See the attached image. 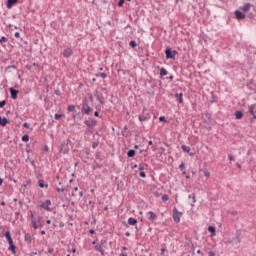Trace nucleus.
Masks as SVG:
<instances>
[{
    "label": "nucleus",
    "instance_id": "1",
    "mask_svg": "<svg viewBox=\"0 0 256 256\" xmlns=\"http://www.w3.org/2000/svg\"><path fill=\"white\" fill-rule=\"evenodd\" d=\"M92 111L93 109H91V106H89V101L87 100V98H85L82 103V109H81L82 114L90 115Z\"/></svg>",
    "mask_w": 256,
    "mask_h": 256
},
{
    "label": "nucleus",
    "instance_id": "2",
    "mask_svg": "<svg viewBox=\"0 0 256 256\" xmlns=\"http://www.w3.org/2000/svg\"><path fill=\"white\" fill-rule=\"evenodd\" d=\"M33 229H39V227H43V218L41 216H37L36 219L31 220Z\"/></svg>",
    "mask_w": 256,
    "mask_h": 256
},
{
    "label": "nucleus",
    "instance_id": "3",
    "mask_svg": "<svg viewBox=\"0 0 256 256\" xmlns=\"http://www.w3.org/2000/svg\"><path fill=\"white\" fill-rule=\"evenodd\" d=\"M183 216V213L177 211V208H173V220L176 223H181V217Z\"/></svg>",
    "mask_w": 256,
    "mask_h": 256
},
{
    "label": "nucleus",
    "instance_id": "4",
    "mask_svg": "<svg viewBox=\"0 0 256 256\" xmlns=\"http://www.w3.org/2000/svg\"><path fill=\"white\" fill-rule=\"evenodd\" d=\"M165 55H166V59H175V56L177 55V51L167 48L165 50Z\"/></svg>",
    "mask_w": 256,
    "mask_h": 256
},
{
    "label": "nucleus",
    "instance_id": "5",
    "mask_svg": "<svg viewBox=\"0 0 256 256\" xmlns=\"http://www.w3.org/2000/svg\"><path fill=\"white\" fill-rule=\"evenodd\" d=\"M59 149L60 153H63V155H67V153H69V144L67 142H62Z\"/></svg>",
    "mask_w": 256,
    "mask_h": 256
},
{
    "label": "nucleus",
    "instance_id": "6",
    "mask_svg": "<svg viewBox=\"0 0 256 256\" xmlns=\"http://www.w3.org/2000/svg\"><path fill=\"white\" fill-rule=\"evenodd\" d=\"M51 205V200H46L44 202H41L40 207L41 209H45V211H51V208L49 207Z\"/></svg>",
    "mask_w": 256,
    "mask_h": 256
},
{
    "label": "nucleus",
    "instance_id": "7",
    "mask_svg": "<svg viewBox=\"0 0 256 256\" xmlns=\"http://www.w3.org/2000/svg\"><path fill=\"white\" fill-rule=\"evenodd\" d=\"M147 219L148 221H157V214L153 211L147 212Z\"/></svg>",
    "mask_w": 256,
    "mask_h": 256
},
{
    "label": "nucleus",
    "instance_id": "8",
    "mask_svg": "<svg viewBox=\"0 0 256 256\" xmlns=\"http://www.w3.org/2000/svg\"><path fill=\"white\" fill-rule=\"evenodd\" d=\"M84 124L86 125V127L91 128V127H96L97 126V120H85Z\"/></svg>",
    "mask_w": 256,
    "mask_h": 256
},
{
    "label": "nucleus",
    "instance_id": "9",
    "mask_svg": "<svg viewBox=\"0 0 256 256\" xmlns=\"http://www.w3.org/2000/svg\"><path fill=\"white\" fill-rule=\"evenodd\" d=\"M234 15L236 16V19H238L239 21H241V19H245V14L239 10H236L234 12Z\"/></svg>",
    "mask_w": 256,
    "mask_h": 256
},
{
    "label": "nucleus",
    "instance_id": "10",
    "mask_svg": "<svg viewBox=\"0 0 256 256\" xmlns=\"http://www.w3.org/2000/svg\"><path fill=\"white\" fill-rule=\"evenodd\" d=\"M252 5L251 3H246L243 6L240 7L241 11H244V13H247L250 11Z\"/></svg>",
    "mask_w": 256,
    "mask_h": 256
},
{
    "label": "nucleus",
    "instance_id": "11",
    "mask_svg": "<svg viewBox=\"0 0 256 256\" xmlns=\"http://www.w3.org/2000/svg\"><path fill=\"white\" fill-rule=\"evenodd\" d=\"M9 92L11 94L12 99H17V95H19V90H15L14 88H10Z\"/></svg>",
    "mask_w": 256,
    "mask_h": 256
},
{
    "label": "nucleus",
    "instance_id": "12",
    "mask_svg": "<svg viewBox=\"0 0 256 256\" xmlns=\"http://www.w3.org/2000/svg\"><path fill=\"white\" fill-rule=\"evenodd\" d=\"M138 119H139V121H147V120L151 119V116L149 114L144 113V114L139 115Z\"/></svg>",
    "mask_w": 256,
    "mask_h": 256
},
{
    "label": "nucleus",
    "instance_id": "13",
    "mask_svg": "<svg viewBox=\"0 0 256 256\" xmlns=\"http://www.w3.org/2000/svg\"><path fill=\"white\" fill-rule=\"evenodd\" d=\"M70 55H73V50H72L71 48L65 49L64 52H63V56H64L66 59H68V57H69Z\"/></svg>",
    "mask_w": 256,
    "mask_h": 256
},
{
    "label": "nucleus",
    "instance_id": "14",
    "mask_svg": "<svg viewBox=\"0 0 256 256\" xmlns=\"http://www.w3.org/2000/svg\"><path fill=\"white\" fill-rule=\"evenodd\" d=\"M7 123H9V120L6 117L0 116V125H2V127H5V125H7Z\"/></svg>",
    "mask_w": 256,
    "mask_h": 256
},
{
    "label": "nucleus",
    "instance_id": "15",
    "mask_svg": "<svg viewBox=\"0 0 256 256\" xmlns=\"http://www.w3.org/2000/svg\"><path fill=\"white\" fill-rule=\"evenodd\" d=\"M255 104H252L250 107H249V113L251 115H253L254 119H256V115H255Z\"/></svg>",
    "mask_w": 256,
    "mask_h": 256
},
{
    "label": "nucleus",
    "instance_id": "16",
    "mask_svg": "<svg viewBox=\"0 0 256 256\" xmlns=\"http://www.w3.org/2000/svg\"><path fill=\"white\" fill-rule=\"evenodd\" d=\"M5 237H6L7 241H8V243H13V238H11V232L6 231L5 232Z\"/></svg>",
    "mask_w": 256,
    "mask_h": 256
},
{
    "label": "nucleus",
    "instance_id": "17",
    "mask_svg": "<svg viewBox=\"0 0 256 256\" xmlns=\"http://www.w3.org/2000/svg\"><path fill=\"white\" fill-rule=\"evenodd\" d=\"M178 103H183V93L175 94Z\"/></svg>",
    "mask_w": 256,
    "mask_h": 256
},
{
    "label": "nucleus",
    "instance_id": "18",
    "mask_svg": "<svg viewBox=\"0 0 256 256\" xmlns=\"http://www.w3.org/2000/svg\"><path fill=\"white\" fill-rule=\"evenodd\" d=\"M18 0H8L7 1V7L8 9H11V7H13L15 5V3H17Z\"/></svg>",
    "mask_w": 256,
    "mask_h": 256
},
{
    "label": "nucleus",
    "instance_id": "19",
    "mask_svg": "<svg viewBox=\"0 0 256 256\" xmlns=\"http://www.w3.org/2000/svg\"><path fill=\"white\" fill-rule=\"evenodd\" d=\"M181 149H182V151H184V153H191V147H189V146L182 145Z\"/></svg>",
    "mask_w": 256,
    "mask_h": 256
},
{
    "label": "nucleus",
    "instance_id": "20",
    "mask_svg": "<svg viewBox=\"0 0 256 256\" xmlns=\"http://www.w3.org/2000/svg\"><path fill=\"white\" fill-rule=\"evenodd\" d=\"M128 225H137V219L131 217L128 219Z\"/></svg>",
    "mask_w": 256,
    "mask_h": 256
},
{
    "label": "nucleus",
    "instance_id": "21",
    "mask_svg": "<svg viewBox=\"0 0 256 256\" xmlns=\"http://www.w3.org/2000/svg\"><path fill=\"white\" fill-rule=\"evenodd\" d=\"M235 117H236V119H243V112H241V111H236L235 112Z\"/></svg>",
    "mask_w": 256,
    "mask_h": 256
},
{
    "label": "nucleus",
    "instance_id": "22",
    "mask_svg": "<svg viewBox=\"0 0 256 256\" xmlns=\"http://www.w3.org/2000/svg\"><path fill=\"white\" fill-rule=\"evenodd\" d=\"M38 185H39L40 189H43V187H46V189H47V187H49V185H47V184L45 185L43 180H39Z\"/></svg>",
    "mask_w": 256,
    "mask_h": 256
},
{
    "label": "nucleus",
    "instance_id": "23",
    "mask_svg": "<svg viewBox=\"0 0 256 256\" xmlns=\"http://www.w3.org/2000/svg\"><path fill=\"white\" fill-rule=\"evenodd\" d=\"M135 150H133V149H130L128 152H127V156L128 157H135Z\"/></svg>",
    "mask_w": 256,
    "mask_h": 256
},
{
    "label": "nucleus",
    "instance_id": "24",
    "mask_svg": "<svg viewBox=\"0 0 256 256\" xmlns=\"http://www.w3.org/2000/svg\"><path fill=\"white\" fill-rule=\"evenodd\" d=\"M24 239H25V241H26L27 243H31V234H29V233L25 234Z\"/></svg>",
    "mask_w": 256,
    "mask_h": 256
},
{
    "label": "nucleus",
    "instance_id": "25",
    "mask_svg": "<svg viewBox=\"0 0 256 256\" xmlns=\"http://www.w3.org/2000/svg\"><path fill=\"white\" fill-rule=\"evenodd\" d=\"M167 70L165 69V68H161L160 69V75H161V77H165L166 75H167Z\"/></svg>",
    "mask_w": 256,
    "mask_h": 256
},
{
    "label": "nucleus",
    "instance_id": "26",
    "mask_svg": "<svg viewBox=\"0 0 256 256\" xmlns=\"http://www.w3.org/2000/svg\"><path fill=\"white\" fill-rule=\"evenodd\" d=\"M9 245H10V247H9V249H10V251H12V253H16V251H15V244L13 243V242H11V243H9Z\"/></svg>",
    "mask_w": 256,
    "mask_h": 256
},
{
    "label": "nucleus",
    "instance_id": "27",
    "mask_svg": "<svg viewBox=\"0 0 256 256\" xmlns=\"http://www.w3.org/2000/svg\"><path fill=\"white\" fill-rule=\"evenodd\" d=\"M208 231L212 234V237H214V235H215V227L209 226L208 227Z\"/></svg>",
    "mask_w": 256,
    "mask_h": 256
},
{
    "label": "nucleus",
    "instance_id": "28",
    "mask_svg": "<svg viewBox=\"0 0 256 256\" xmlns=\"http://www.w3.org/2000/svg\"><path fill=\"white\" fill-rule=\"evenodd\" d=\"M96 77H101L102 79H107V73H97Z\"/></svg>",
    "mask_w": 256,
    "mask_h": 256
},
{
    "label": "nucleus",
    "instance_id": "29",
    "mask_svg": "<svg viewBox=\"0 0 256 256\" xmlns=\"http://www.w3.org/2000/svg\"><path fill=\"white\" fill-rule=\"evenodd\" d=\"M130 47H132L133 49H135V47H137V42L135 40H131L129 43Z\"/></svg>",
    "mask_w": 256,
    "mask_h": 256
},
{
    "label": "nucleus",
    "instance_id": "30",
    "mask_svg": "<svg viewBox=\"0 0 256 256\" xmlns=\"http://www.w3.org/2000/svg\"><path fill=\"white\" fill-rule=\"evenodd\" d=\"M67 111H69L70 113H73V111H75V105L68 106Z\"/></svg>",
    "mask_w": 256,
    "mask_h": 256
},
{
    "label": "nucleus",
    "instance_id": "31",
    "mask_svg": "<svg viewBox=\"0 0 256 256\" xmlns=\"http://www.w3.org/2000/svg\"><path fill=\"white\" fill-rule=\"evenodd\" d=\"M22 141H24L25 143H27V141H29V135L25 134L22 136Z\"/></svg>",
    "mask_w": 256,
    "mask_h": 256
},
{
    "label": "nucleus",
    "instance_id": "32",
    "mask_svg": "<svg viewBox=\"0 0 256 256\" xmlns=\"http://www.w3.org/2000/svg\"><path fill=\"white\" fill-rule=\"evenodd\" d=\"M94 249H95L96 251H101L103 248L101 247V244H96L95 247H94Z\"/></svg>",
    "mask_w": 256,
    "mask_h": 256
},
{
    "label": "nucleus",
    "instance_id": "33",
    "mask_svg": "<svg viewBox=\"0 0 256 256\" xmlns=\"http://www.w3.org/2000/svg\"><path fill=\"white\" fill-rule=\"evenodd\" d=\"M5 105H7V101H5V100L0 101V109H3V107H5Z\"/></svg>",
    "mask_w": 256,
    "mask_h": 256
},
{
    "label": "nucleus",
    "instance_id": "34",
    "mask_svg": "<svg viewBox=\"0 0 256 256\" xmlns=\"http://www.w3.org/2000/svg\"><path fill=\"white\" fill-rule=\"evenodd\" d=\"M93 133V131H91V128H86L85 129V134L86 135H91Z\"/></svg>",
    "mask_w": 256,
    "mask_h": 256
},
{
    "label": "nucleus",
    "instance_id": "35",
    "mask_svg": "<svg viewBox=\"0 0 256 256\" xmlns=\"http://www.w3.org/2000/svg\"><path fill=\"white\" fill-rule=\"evenodd\" d=\"M162 201H169V195L164 194V195L162 196Z\"/></svg>",
    "mask_w": 256,
    "mask_h": 256
},
{
    "label": "nucleus",
    "instance_id": "36",
    "mask_svg": "<svg viewBox=\"0 0 256 256\" xmlns=\"http://www.w3.org/2000/svg\"><path fill=\"white\" fill-rule=\"evenodd\" d=\"M9 69H14V70H17V66L15 65H10L6 68V71H9Z\"/></svg>",
    "mask_w": 256,
    "mask_h": 256
},
{
    "label": "nucleus",
    "instance_id": "37",
    "mask_svg": "<svg viewBox=\"0 0 256 256\" xmlns=\"http://www.w3.org/2000/svg\"><path fill=\"white\" fill-rule=\"evenodd\" d=\"M77 191H79V188L75 187L74 191L72 192L73 197H77V193H76Z\"/></svg>",
    "mask_w": 256,
    "mask_h": 256
},
{
    "label": "nucleus",
    "instance_id": "38",
    "mask_svg": "<svg viewBox=\"0 0 256 256\" xmlns=\"http://www.w3.org/2000/svg\"><path fill=\"white\" fill-rule=\"evenodd\" d=\"M193 203H197V199L195 198V194H192V204H191L192 207L194 206Z\"/></svg>",
    "mask_w": 256,
    "mask_h": 256
},
{
    "label": "nucleus",
    "instance_id": "39",
    "mask_svg": "<svg viewBox=\"0 0 256 256\" xmlns=\"http://www.w3.org/2000/svg\"><path fill=\"white\" fill-rule=\"evenodd\" d=\"M0 43H7V37L2 36L0 39Z\"/></svg>",
    "mask_w": 256,
    "mask_h": 256
},
{
    "label": "nucleus",
    "instance_id": "40",
    "mask_svg": "<svg viewBox=\"0 0 256 256\" xmlns=\"http://www.w3.org/2000/svg\"><path fill=\"white\" fill-rule=\"evenodd\" d=\"M56 191H57L58 193H64V192H65V188H59V187H57V188H56Z\"/></svg>",
    "mask_w": 256,
    "mask_h": 256
},
{
    "label": "nucleus",
    "instance_id": "41",
    "mask_svg": "<svg viewBox=\"0 0 256 256\" xmlns=\"http://www.w3.org/2000/svg\"><path fill=\"white\" fill-rule=\"evenodd\" d=\"M179 169L185 171V163L182 162L179 166Z\"/></svg>",
    "mask_w": 256,
    "mask_h": 256
},
{
    "label": "nucleus",
    "instance_id": "42",
    "mask_svg": "<svg viewBox=\"0 0 256 256\" xmlns=\"http://www.w3.org/2000/svg\"><path fill=\"white\" fill-rule=\"evenodd\" d=\"M97 147H99V143L93 142V143H92V148H93V149H97Z\"/></svg>",
    "mask_w": 256,
    "mask_h": 256
},
{
    "label": "nucleus",
    "instance_id": "43",
    "mask_svg": "<svg viewBox=\"0 0 256 256\" xmlns=\"http://www.w3.org/2000/svg\"><path fill=\"white\" fill-rule=\"evenodd\" d=\"M140 177H142V179H145V177H147V174L145 172L141 171Z\"/></svg>",
    "mask_w": 256,
    "mask_h": 256
},
{
    "label": "nucleus",
    "instance_id": "44",
    "mask_svg": "<svg viewBox=\"0 0 256 256\" xmlns=\"http://www.w3.org/2000/svg\"><path fill=\"white\" fill-rule=\"evenodd\" d=\"M234 241H236V243H241V238H239V235H237V236L234 238Z\"/></svg>",
    "mask_w": 256,
    "mask_h": 256
},
{
    "label": "nucleus",
    "instance_id": "45",
    "mask_svg": "<svg viewBox=\"0 0 256 256\" xmlns=\"http://www.w3.org/2000/svg\"><path fill=\"white\" fill-rule=\"evenodd\" d=\"M123 3H125V0H119L118 7H123Z\"/></svg>",
    "mask_w": 256,
    "mask_h": 256
},
{
    "label": "nucleus",
    "instance_id": "46",
    "mask_svg": "<svg viewBox=\"0 0 256 256\" xmlns=\"http://www.w3.org/2000/svg\"><path fill=\"white\" fill-rule=\"evenodd\" d=\"M54 118H55L56 120L61 119V114H55V115H54Z\"/></svg>",
    "mask_w": 256,
    "mask_h": 256
},
{
    "label": "nucleus",
    "instance_id": "47",
    "mask_svg": "<svg viewBox=\"0 0 256 256\" xmlns=\"http://www.w3.org/2000/svg\"><path fill=\"white\" fill-rule=\"evenodd\" d=\"M30 217H31V221H33V219H37V217H35V215L33 214V212L30 213Z\"/></svg>",
    "mask_w": 256,
    "mask_h": 256
},
{
    "label": "nucleus",
    "instance_id": "48",
    "mask_svg": "<svg viewBox=\"0 0 256 256\" xmlns=\"http://www.w3.org/2000/svg\"><path fill=\"white\" fill-rule=\"evenodd\" d=\"M14 36L19 39V37H21V34L19 32H15Z\"/></svg>",
    "mask_w": 256,
    "mask_h": 256
},
{
    "label": "nucleus",
    "instance_id": "49",
    "mask_svg": "<svg viewBox=\"0 0 256 256\" xmlns=\"http://www.w3.org/2000/svg\"><path fill=\"white\" fill-rule=\"evenodd\" d=\"M159 121H167V120L165 119V116H160Z\"/></svg>",
    "mask_w": 256,
    "mask_h": 256
},
{
    "label": "nucleus",
    "instance_id": "50",
    "mask_svg": "<svg viewBox=\"0 0 256 256\" xmlns=\"http://www.w3.org/2000/svg\"><path fill=\"white\" fill-rule=\"evenodd\" d=\"M23 127H25L26 129H29V123L25 122V123L23 124Z\"/></svg>",
    "mask_w": 256,
    "mask_h": 256
},
{
    "label": "nucleus",
    "instance_id": "51",
    "mask_svg": "<svg viewBox=\"0 0 256 256\" xmlns=\"http://www.w3.org/2000/svg\"><path fill=\"white\" fill-rule=\"evenodd\" d=\"M208 256H215V252L210 251V252L208 253Z\"/></svg>",
    "mask_w": 256,
    "mask_h": 256
},
{
    "label": "nucleus",
    "instance_id": "52",
    "mask_svg": "<svg viewBox=\"0 0 256 256\" xmlns=\"http://www.w3.org/2000/svg\"><path fill=\"white\" fill-rule=\"evenodd\" d=\"M228 159H229V161H233V155L229 154Z\"/></svg>",
    "mask_w": 256,
    "mask_h": 256
},
{
    "label": "nucleus",
    "instance_id": "53",
    "mask_svg": "<svg viewBox=\"0 0 256 256\" xmlns=\"http://www.w3.org/2000/svg\"><path fill=\"white\" fill-rule=\"evenodd\" d=\"M204 175H205V177H209L211 174L209 173V171H206V172H204Z\"/></svg>",
    "mask_w": 256,
    "mask_h": 256
},
{
    "label": "nucleus",
    "instance_id": "54",
    "mask_svg": "<svg viewBox=\"0 0 256 256\" xmlns=\"http://www.w3.org/2000/svg\"><path fill=\"white\" fill-rule=\"evenodd\" d=\"M89 233H90V235H94L95 230L91 229V230H89Z\"/></svg>",
    "mask_w": 256,
    "mask_h": 256
},
{
    "label": "nucleus",
    "instance_id": "55",
    "mask_svg": "<svg viewBox=\"0 0 256 256\" xmlns=\"http://www.w3.org/2000/svg\"><path fill=\"white\" fill-rule=\"evenodd\" d=\"M94 117H99V112L98 111L94 112Z\"/></svg>",
    "mask_w": 256,
    "mask_h": 256
},
{
    "label": "nucleus",
    "instance_id": "56",
    "mask_svg": "<svg viewBox=\"0 0 256 256\" xmlns=\"http://www.w3.org/2000/svg\"><path fill=\"white\" fill-rule=\"evenodd\" d=\"M59 227H65V223L60 222V223H59Z\"/></svg>",
    "mask_w": 256,
    "mask_h": 256
},
{
    "label": "nucleus",
    "instance_id": "57",
    "mask_svg": "<svg viewBox=\"0 0 256 256\" xmlns=\"http://www.w3.org/2000/svg\"><path fill=\"white\" fill-rule=\"evenodd\" d=\"M99 253H101V255H105V250H103L102 248L101 251H99Z\"/></svg>",
    "mask_w": 256,
    "mask_h": 256
},
{
    "label": "nucleus",
    "instance_id": "58",
    "mask_svg": "<svg viewBox=\"0 0 256 256\" xmlns=\"http://www.w3.org/2000/svg\"><path fill=\"white\" fill-rule=\"evenodd\" d=\"M125 235L126 237H131V232H126Z\"/></svg>",
    "mask_w": 256,
    "mask_h": 256
},
{
    "label": "nucleus",
    "instance_id": "59",
    "mask_svg": "<svg viewBox=\"0 0 256 256\" xmlns=\"http://www.w3.org/2000/svg\"><path fill=\"white\" fill-rule=\"evenodd\" d=\"M81 197H83V191L79 192V198L81 199Z\"/></svg>",
    "mask_w": 256,
    "mask_h": 256
},
{
    "label": "nucleus",
    "instance_id": "60",
    "mask_svg": "<svg viewBox=\"0 0 256 256\" xmlns=\"http://www.w3.org/2000/svg\"><path fill=\"white\" fill-rule=\"evenodd\" d=\"M71 252H72V253H77V249L72 248V249H71Z\"/></svg>",
    "mask_w": 256,
    "mask_h": 256
},
{
    "label": "nucleus",
    "instance_id": "61",
    "mask_svg": "<svg viewBox=\"0 0 256 256\" xmlns=\"http://www.w3.org/2000/svg\"><path fill=\"white\" fill-rule=\"evenodd\" d=\"M143 169H145L143 166H139V171H143Z\"/></svg>",
    "mask_w": 256,
    "mask_h": 256
},
{
    "label": "nucleus",
    "instance_id": "62",
    "mask_svg": "<svg viewBox=\"0 0 256 256\" xmlns=\"http://www.w3.org/2000/svg\"><path fill=\"white\" fill-rule=\"evenodd\" d=\"M3 185V179L0 178V187Z\"/></svg>",
    "mask_w": 256,
    "mask_h": 256
},
{
    "label": "nucleus",
    "instance_id": "63",
    "mask_svg": "<svg viewBox=\"0 0 256 256\" xmlns=\"http://www.w3.org/2000/svg\"><path fill=\"white\" fill-rule=\"evenodd\" d=\"M120 256H127V253H121Z\"/></svg>",
    "mask_w": 256,
    "mask_h": 256
},
{
    "label": "nucleus",
    "instance_id": "64",
    "mask_svg": "<svg viewBox=\"0 0 256 256\" xmlns=\"http://www.w3.org/2000/svg\"><path fill=\"white\" fill-rule=\"evenodd\" d=\"M148 144H149V145H153V141L150 140V141L148 142Z\"/></svg>",
    "mask_w": 256,
    "mask_h": 256
}]
</instances>
